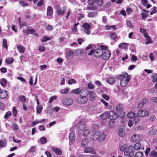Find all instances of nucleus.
<instances>
[{
    "label": "nucleus",
    "instance_id": "6",
    "mask_svg": "<svg viewBox=\"0 0 157 157\" xmlns=\"http://www.w3.org/2000/svg\"><path fill=\"white\" fill-rule=\"evenodd\" d=\"M83 96L81 95L80 97L78 98L77 99L78 102L80 104H84L86 103L88 101L87 98L86 97L85 94H83Z\"/></svg>",
    "mask_w": 157,
    "mask_h": 157
},
{
    "label": "nucleus",
    "instance_id": "30",
    "mask_svg": "<svg viewBox=\"0 0 157 157\" xmlns=\"http://www.w3.org/2000/svg\"><path fill=\"white\" fill-rule=\"evenodd\" d=\"M6 140H0V147L3 148L6 147Z\"/></svg>",
    "mask_w": 157,
    "mask_h": 157
},
{
    "label": "nucleus",
    "instance_id": "13",
    "mask_svg": "<svg viewBox=\"0 0 157 157\" xmlns=\"http://www.w3.org/2000/svg\"><path fill=\"white\" fill-rule=\"evenodd\" d=\"M86 95H89L90 100L91 101H93L95 100L96 96H95L94 91L89 90L87 92V93H86Z\"/></svg>",
    "mask_w": 157,
    "mask_h": 157
},
{
    "label": "nucleus",
    "instance_id": "9",
    "mask_svg": "<svg viewBox=\"0 0 157 157\" xmlns=\"http://www.w3.org/2000/svg\"><path fill=\"white\" fill-rule=\"evenodd\" d=\"M83 27L87 35H89L90 33V27L88 23H84L83 25Z\"/></svg>",
    "mask_w": 157,
    "mask_h": 157
},
{
    "label": "nucleus",
    "instance_id": "25",
    "mask_svg": "<svg viewBox=\"0 0 157 157\" xmlns=\"http://www.w3.org/2000/svg\"><path fill=\"white\" fill-rule=\"evenodd\" d=\"M110 36L111 39L115 40H116L117 39L118 40L119 39L118 38L119 37L115 33H111L110 34Z\"/></svg>",
    "mask_w": 157,
    "mask_h": 157
},
{
    "label": "nucleus",
    "instance_id": "50",
    "mask_svg": "<svg viewBox=\"0 0 157 157\" xmlns=\"http://www.w3.org/2000/svg\"><path fill=\"white\" fill-rule=\"evenodd\" d=\"M50 39L51 38L50 37H47L46 36H44L42 40V42H44L46 41L50 40Z\"/></svg>",
    "mask_w": 157,
    "mask_h": 157
},
{
    "label": "nucleus",
    "instance_id": "8",
    "mask_svg": "<svg viewBox=\"0 0 157 157\" xmlns=\"http://www.w3.org/2000/svg\"><path fill=\"white\" fill-rule=\"evenodd\" d=\"M142 140V137L138 134H134L131 138V141L133 142H140Z\"/></svg>",
    "mask_w": 157,
    "mask_h": 157
},
{
    "label": "nucleus",
    "instance_id": "57",
    "mask_svg": "<svg viewBox=\"0 0 157 157\" xmlns=\"http://www.w3.org/2000/svg\"><path fill=\"white\" fill-rule=\"evenodd\" d=\"M87 86L88 88L90 89H93L94 88V85L91 83H89Z\"/></svg>",
    "mask_w": 157,
    "mask_h": 157
},
{
    "label": "nucleus",
    "instance_id": "34",
    "mask_svg": "<svg viewBox=\"0 0 157 157\" xmlns=\"http://www.w3.org/2000/svg\"><path fill=\"white\" fill-rule=\"evenodd\" d=\"M43 109L42 106L38 105L36 107L37 113H40L42 112V110Z\"/></svg>",
    "mask_w": 157,
    "mask_h": 157
},
{
    "label": "nucleus",
    "instance_id": "52",
    "mask_svg": "<svg viewBox=\"0 0 157 157\" xmlns=\"http://www.w3.org/2000/svg\"><path fill=\"white\" fill-rule=\"evenodd\" d=\"M122 108V105L120 104H118L116 106V109L118 111H120L121 110Z\"/></svg>",
    "mask_w": 157,
    "mask_h": 157
},
{
    "label": "nucleus",
    "instance_id": "43",
    "mask_svg": "<svg viewBox=\"0 0 157 157\" xmlns=\"http://www.w3.org/2000/svg\"><path fill=\"white\" fill-rule=\"evenodd\" d=\"M152 80L153 82H156L157 81V74H153L152 75Z\"/></svg>",
    "mask_w": 157,
    "mask_h": 157
},
{
    "label": "nucleus",
    "instance_id": "55",
    "mask_svg": "<svg viewBox=\"0 0 157 157\" xmlns=\"http://www.w3.org/2000/svg\"><path fill=\"white\" fill-rule=\"evenodd\" d=\"M102 97L105 100L108 101L109 99V97L107 94H103L102 95Z\"/></svg>",
    "mask_w": 157,
    "mask_h": 157
},
{
    "label": "nucleus",
    "instance_id": "18",
    "mask_svg": "<svg viewBox=\"0 0 157 157\" xmlns=\"http://www.w3.org/2000/svg\"><path fill=\"white\" fill-rule=\"evenodd\" d=\"M89 142V140L87 139H85L82 140L81 144V147L84 148L87 146Z\"/></svg>",
    "mask_w": 157,
    "mask_h": 157
},
{
    "label": "nucleus",
    "instance_id": "2",
    "mask_svg": "<svg viewBox=\"0 0 157 157\" xmlns=\"http://www.w3.org/2000/svg\"><path fill=\"white\" fill-rule=\"evenodd\" d=\"M105 137V136L104 134L102 133L100 134L99 132H95L92 133L90 138L94 141L99 139V141L101 142L104 140Z\"/></svg>",
    "mask_w": 157,
    "mask_h": 157
},
{
    "label": "nucleus",
    "instance_id": "45",
    "mask_svg": "<svg viewBox=\"0 0 157 157\" xmlns=\"http://www.w3.org/2000/svg\"><path fill=\"white\" fill-rule=\"evenodd\" d=\"M143 154L142 152L138 151L136 152L135 154L136 157H142Z\"/></svg>",
    "mask_w": 157,
    "mask_h": 157
},
{
    "label": "nucleus",
    "instance_id": "56",
    "mask_svg": "<svg viewBox=\"0 0 157 157\" xmlns=\"http://www.w3.org/2000/svg\"><path fill=\"white\" fill-rule=\"evenodd\" d=\"M76 82L75 80L73 79L69 80L68 82V83L69 84H71L73 83H75Z\"/></svg>",
    "mask_w": 157,
    "mask_h": 157
},
{
    "label": "nucleus",
    "instance_id": "37",
    "mask_svg": "<svg viewBox=\"0 0 157 157\" xmlns=\"http://www.w3.org/2000/svg\"><path fill=\"white\" fill-rule=\"evenodd\" d=\"M96 4L99 6H101L104 3L103 0H96Z\"/></svg>",
    "mask_w": 157,
    "mask_h": 157
},
{
    "label": "nucleus",
    "instance_id": "1",
    "mask_svg": "<svg viewBox=\"0 0 157 157\" xmlns=\"http://www.w3.org/2000/svg\"><path fill=\"white\" fill-rule=\"evenodd\" d=\"M117 78L121 81L120 84L123 87L126 86L130 80V77L127 73L118 75Z\"/></svg>",
    "mask_w": 157,
    "mask_h": 157
},
{
    "label": "nucleus",
    "instance_id": "64",
    "mask_svg": "<svg viewBox=\"0 0 157 157\" xmlns=\"http://www.w3.org/2000/svg\"><path fill=\"white\" fill-rule=\"evenodd\" d=\"M127 26L131 28H132L133 27L132 23L130 21H128L127 22Z\"/></svg>",
    "mask_w": 157,
    "mask_h": 157
},
{
    "label": "nucleus",
    "instance_id": "36",
    "mask_svg": "<svg viewBox=\"0 0 157 157\" xmlns=\"http://www.w3.org/2000/svg\"><path fill=\"white\" fill-rule=\"evenodd\" d=\"M115 125V123L114 122V121L113 120H110L109 124V126L110 128H113Z\"/></svg>",
    "mask_w": 157,
    "mask_h": 157
},
{
    "label": "nucleus",
    "instance_id": "61",
    "mask_svg": "<svg viewBox=\"0 0 157 157\" xmlns=\"http://www.w3.org/2000/svg\"><path fill=\"white\" fill-rule=\"evenodd\" d=\"M156 7L154 6L153 8V10L151 12L150 14L152 15L156 13Z\"/></svg>",
    "mask_w": 157,
    "mask_h": 157
},
{
    "label": "nucleus",
    "instance_id": "27",
    "mask_svg": "<svg viewBox=\"0 0 157 157\" xmlns=\"http://www.w3.org/2000/svg\"><path fill=\"white\" fill-rule=\"evenodd\" d=\"M119 47L123 49H127L128 48L127 44L125 43L120 44L119 45Z\"/></svg>",
    "mask_w": 157,
    "mask_h": 157
},
{
    "label": "nucleus",
    "instance_id": "35",
    "mask_svg": "<svg viewBox=\"0 0 157 157\" xmlns=\"http://www.w3.org/2000/svg\"><path fill=\"white\" fill-rule=\"evenodd\" d=\"M7 80L5 78H2L0 82V83L3 87L5 86L7 84Z\"/></svg>",
    "mask_w": 157,
    "mask_h": 157
},
{
    "label": "nucleus",
    "instance_id": "38",
    "mask_svg": "<svg viewBox=\"0 0 157 157\" xmlns=\"http://www.w3.org/2000/svg\"><path fill=\"white\" fill-rule=\"evenodd\" d=\"M11 115H12L11 112L10 111H8L5 114L4 116V118L5 119H6L8 117H10Z\"/></svg>",
    "mask_w": 157,
    "mask_h": 157
},
{
    "label": "nucleus",
    "instance_id": "60",
    "mask_svg": "<svg viewBox=\"0 0 157 157\" xmlns=\"http://www.w3.org/2000/svg\"><path fill=\"white\" fill-rule=\"evenodd\" d=\"M102 21L104 24H106L107 22V20L105 16H103L102 17Z\"/></svg>",
    "mask_w": 157,
    "mask_h": 157
},
{
    "label": "nucleus",
    "instance_id": "20",
    "mask_svg": "<svg viewBox=\"0 0 157 157\" xmlns=\"http://www.w3.org/2000/svg\"><path fill=\"white\" fill-rule=\"evenodd\" d=\"M7 93L5 90H2L0 92V98L1 99H4L7 97Z\"/></svg>",
    "mask_w": 157,
    "mask_h": 157
},
{
    "label": "nucleus",
    "instance_id": "19",
    "mask_svg": "<svg viewBox=\"0 0 157 157\" xmlns=\"http://www.w3.org/2000/svg\"><path fill=\"white\" fill-rule=\"evenodd\" d=\"M52 150L58 155H60L62 154L61 150L58 148L53 147L52 148Z\"/></svg>",
    "mask_w": 157,
    "mask_h": 157
},
{
    "label": "nucleus",
    "instance_id": "26",
    "mask_svg": "<svg viewBox=\"0 0 157 157\" xmlns=\"http://www.w3.org/2000/svg\"><path fill=\"white\" fill-rule=\"evenodd\" d=\"M145 36L146 40V44H152L153 43V42L151 40V38L148 35H146Z\"/></svg>",
    "mask_w": 157,
    "mask_h": 157
},
{
    "label": "nucleus",
    "instance_id": "58",
    "mask_svg": "<svg viewBox=\"0 0 157 157\" xmlns=\"http://www.w3.org/2000/svg\"><path fill=\"white\" fill-rule=\"evenodd\" d=\"M44 4V1L43 0H41L39 2L37 3V6H42Z\"/></svg>",
    "mask_w": 157,
    "mask_h": 157
},
{
    "label": "nucleus",
    "instance_id": "48",
    "mask_svg": "<svg viewBox=\"0 0 157 157\" xmlns=\"http://www.w3.org/2000/svg\"><path fill=\"white\" fill-rule=\"evenodd\" d=\"M69 91L68 88H67L64 89H63L60 90V93L63 94H65L67 93Z\"/></svg>",
    "mask_w": 157,
    "mask_h": 157
},
{
    "label": "nucleus",
    "instance_id": "3",
    "mask_svg": "<svg viewBox=\"0 0 157 157\" xmlns=\"http://www.w3.org/2000/svg\"><path fill=\"white\" fill-rule=\"evenodd\" d=\"M149 113L146 110L142 109L140 110L137 113V115L135 119V123L136 124L140 120V117H145L148 115Z\"/></svg>",
    "mask_w": 157,
    "mask_h": 157
},
{
    "label": "nucleus",
    "instance_id": "51",
    "mask_svg": "<svg viewBox=\"0 0 157 157\" xmlns=\"http://www.w3.org/2000/svg\"><path fill=\"white\" fill-rule=\"evenodd\" d=\"M57 98L56 96H54L51 97L48 101V102L49 103H51L54 100H55Z\"/></svg>",
    "mask_w": 157,
    "mask_h": 157
},
{
    "label": "nucleus",
    "instance_id": "59",
    "mask_svg": "<svg viewBox=\"0 0 157 157\" xmlns=\"http://www.w3.org/2000/svg\"><path fill=\"white\" fill-rule=\"evenodd\" d=\"M95 15V13L94 12H91L88 14V16L90 17H93Z\"/></svg>",
    "mask_w": 157,
    "mask_h": 157
},
{
    "label": "nucleus",
    "instance_id": "54",
    "mask_svg": "<svg viewBox=\"0 0 157 157\" xmlns=\"http://www.w3.org/2000/svg\"><path fill=\"white\" fill-rule=\"evenodd\" d=\"M127 146V145L126 144H124L121 147V150L123 151H124L126 149Z\"/></svg>",
    "mask_w": 157,
    "mask_h": 157
},
{
    "label": "nucleus",
    "instance_id": "31",
    "mask_svg": "<svg viewBox=\"0 0 157 157\" xmlns=\"http://www.w3.org/2000/svg\"><path fill=\"white\" fill-rule=\"evenodd\" d=\"M149 157H157V152L155 151H151L149 154Z\"/></svg>",
    "mask_w": 157,
    "mask_h": 157
},
{
    "label": "nucleus",
    "instance_id": "40",
    "mask_svg": "<svg viewBox=\"0 0 157 157\" xmlns=\"http://www.w3.org/2000/svg\"><path fill=\"white\" fill-rule=\"evenodd\" d=\"M40 142L41 144H44L47 142V140L44 137H42L40 139Z\"/></svg>",
    "mask_w": 157,
    "mask_h": 157
},
{
    "label": "nucleus",
    "instance_id": "12",
    "mask_svg": "<svg viewBox=\"0 0 157 157\" xmlns=\"http://www.w3.org/2000/svg\"><path fill=\"white\" fill-rule=\"evenodd\" d=\"M108 112L109 118L111 120H114L117 118V116L113 111H110Z\"/></svg>",
    "mask_w": 157,
    "mask_h": 157
},
{
    "label": "nucleus",
    "instance_id": "14",
    "mask_svg": "<svg viewBox=\"0 0 157 157\" xmlns=\"http://www.w3.org/2000/svg\"><path fill=\"white\" fill-rule=\"evenodd\" d=\"M62 102L65 105H70L72 104L73 101L70 98H65L63 99Z\"/></svg>",
    "mask_w": 157,
    "mask_h": 157
},
{
    "label": "nucleus",
    "instance_id": "4",
    "mask_svg": "<svg viewBox=\"0 0 157 157\" xmlns=\"http://www.w3.org/2000/svg\"><path fill=\"white\" fill-rule=\"evenodd\" d=\"M74 124L80 130L83 129L86 126L85 123L83 120L76 119L74 122Z\"/></svg>",
    "mask_w": 157,
    "mask_h": 157
},
{
    "label": "nucleus",
    "instance_id": "21",
    "mask_svg": "<svg viewBox=\"0 0 157 157\" xmlns=\"http://www.w3.org/2000/svg\"><path fill=\"white\" fill-rule=\"evenodd\" d=\"M53 11L52 8L50 6H48L47 10V16H50L53 13Z\"/></svg>",
    "mask_w": 157,
    "mask_h": 157
},
{
    "label": "nucleus",
    "instance_id": "47",
    "mask_svg": "<svg viewBox=\"0 0 157 157\" xmlns=\"http://www.w3.org/2000/svg\"><path fill=\"white\" fill-rule=\"evenodd\" d=\"M12 128L15 130H17L19 128L18 125L14 123L12 124Z\"/></svg>",
    "mask_w": 157,
    "mask_h": 157
},
{
    "label": "nucleus",
    "instance_id": "63",
    "mask_svg": "<svg viewBox=\"0 0 157 157\" xmlns=\"http://www.w3.org/2000/svg\"><path fill=\"white\" fill-rule=\"evenodd\" d=\"M46 28L47 30L51 31L53 29V27L52 25H48L46 26Z\"/></svg>",
    "mask_w": 157,
    "mask_h": 157
},
{
    "label": "nucleus",
    "instance_id": "46",
    "mask_svg": "<svg viewBox=\"0 0 157 157\" xmlns=\"http://www.w3.org/2000/svg\"><path fill=\"white\" fill-rule=\"evenodd\" d=\"M100 48L99 49H102V51H103V52L108 51V50H107L108 49V47L106 46L101 45L100 46Z\"/></svg>",
    "mask_w": 157,
    "mask_h": 157
},
{
    "label": "nucleus",
    "instance_id": "32",
    "mask_svg": "<svg viewBox=\"0 0 157 157\" xmlns=\"http://www.w3.org/2000/svg\"><path fill=\"white\" fill-rule=\"evenodd\" d=\"M29 27H28V29L25 31V33L27 34H32L34 32L35 30L33 29H29Z\"/></svg>",
    "mask_w": 157,
    "mask_h": 157
},
{
    "label": "nucleus",
    "instance_id": "29",
    "mask_svg": "<svg viewBox=\"0 0 157 157\" xmlns=\"http://www.w3.org/2000/svg\"><path fill=\"white\" fill-rule=\"evenodd\" d=\"M141 147V144L139 143H136L134 146V149L137 150H140Z\"/></svg>",
    "mask_w": 157,
    "mask_h": 157
},
{
    "label": "nucleus",
    "instance_id": "33",
    "mask_svg": "<svg viewBox=\"0 0 157 157\" xmlns=\"http://www.w3.org/2000/svg\"><path fill=\"white\" fill-rule=\"evenodd\" d=\"M128 117L129 118H134V119H135L134 117V113L133 112H130L127 114Z\"/></svg>",
    "mask_w": 157,
    "mask_h": 157
},
{
    "label": "nucleus",
    "instance_id": "11",
    "mask_svg": "<svg viewBox=\"0 0 157 157\" xmlns=\"http://www.w3.org/2000/svg\"><path fill=\"white\" fill-rule=\"evenodd\" d=\"M102 49L99 48L97 49L96 50H95L94 56L97 58L101 56L103 52V51H102Z\"/></svg>",
    "mask_w": 157,
    "mask_h": 157
},
{
    "label": "nucleus",
    "instance_id": "15",
    "mask_svg": "<svg viewBox=\"0 0 157 157\" xmlns=\"http://www.w3.org/2000/svg\"><path fill=\"white\" fill-rule=\"evenodd\" d=\"M69 138L70 142L71 143L74 142L75 140V132H71L69 134Z\"/></svg>",
    "mask_w": 157,
    "mask_h": 157
},
{
    "label": "nucleus",
    "instance_id": "5",
    "mask_svg": "<svg viewBox=\"0 0 157 157\" xmlns=\"http://www.w3.org/2000/svg\"><path fill=\"white\" fill-rule=\"evenodd\" d=\"M133 147L129 146L128 147L127 151L124 152L125 156L128 157H135V155L133 151Z\"/></svg>",
    "mask_w": 157,
    "mask_h": 157
},
{
    "label": "nucleus",
    "instance_id": "7",
    "mask_svg": "<svg viewBox=\"0 0 157 157\" xmlns=\"http://www.w3.org/2000/svg\"><path fill=\"white\" fill-rule=\"evenodd\" d=\"M57 13L58 15L64 14L65 11H66V7L65 6L63 7L62 9L58 5L56 6Z\"/></svg>",
    "mask_w": 157,
    "mask_h": 157
},
{
    "label": "nucleus",
    "instance_id": "24",
    "mask_svg": "<svg viewBox=\"0 0 157 157\" xmlns=\"http://www.w3.org/2000/svg\"><path fill=\"white\" fill-rule=\"evenodd\" d=\"M17 49L18 51L21 53H23L25 52V47L22 45H18L17 46Z\"/></svg>",
    "mask_w": 157,
    "mask_h": 157
},
{
    "label": "nucleus",
    "instance_id": "39",
    "mask_svg": "<svg viewBox=\"0 0 157 157\" xmlns=\"http://www.w3.org/2000/svg\"><path fill=\"white\" fill-rule=\"evenodd\" d=\"M18 98L21 102H25L26 100L25 97L23 95H20Z\"/></svg>",
    "mask_w": 157,
    "mask_h": 157
},
{
    "label": "nucleus",
    "instance_id": "44",
    "mask_svg": "<svg viewBox=\"0 0 157 157\" xmlns=\"http://www.w3.org/2000/svg\"><path fill=\"white\" fill-rule=\"evenodd\" d=\"M13 61V60L12 58H9L6 59V63L8 64H10Z\"/></svg>",
    "mask_w": 157,
    "mask_h": 157
},
{
    "label": "nucleus",
    "instance_id": "41",
    "mask_svg": "<svg viewBox=\"0 0 157 157\" xmlns=\"http://www.w3.org/2000/svg\"><path fill=\"white\" fill-rule=\"evenodd\" d=\"M87 9L90 10H95L97 9V6L95 5H93L91 6H88Z\"/></svg>",
    "mask_w": 157,
    "mask_h": 157
},
{
    "label": "nucleus",
    "instance_id": "49",
    "mask_svg": "<svg viewBox=\"0 0 157 157\" xmlns=\"http://www.w3.org/2000/svg\"><path fill=\"white\" fill-rule=\"evenodd\" d=\"M3 45L5 48L7 49V40L5 39H3Z\"/></svg>",
    "mask_w": 157,
    "mask_h": 157
},
{
    "label": "nucleus",
    "instance_id": "53",
    "mask_svg": "<svg viewBox=\"0 0 157 157\" xmlns=\"http://www.w3.org/2000/svg\"><path fill=\"white\" fill-rule=\"evenodd\" d=\"M74 53V52L71 50H70L66 53V55L67 56L70 57L72 56Z\"/></svg>",
    "mask_w": 157,
    "mask_h": 157
},
{
    "label": "nucleus",
    "instance_id": "16",
    "mask_svg": "<svg viewBox=\"0 0 157 157\" xmlns=\"http://www.w3.org/2000/svg\"><path fill=\"white\" fill-rule=\"evenodd\" d=\"M84 152L86 153H90L93 154H95V152L93 149V148L90 147L85 148L84 150Z\"/></svg>",
    "mask_w": 157,
    "mask_h": 157
},
{
    "label": "nucleus",
    "instance_id": "23",
    "mask_svg": "<svg viewBox=\"0 0 157 157\" xmlns=\"http://www.w3.org/2000/svg\"><path fill=\"white\" fill-rule=\"evenodd\" d=\"M100 117L103 120L105 119L108 117L109 118V112H105L102 114L100 115Z\"/></svg>",
    "mask_w": 157,
    "mask_h": 157
},
{
    "label": "nucleus",
    "instance_id": "17",
    "mask_svg": "<svg viewBox=\"0 0 157 157\" xmlns=\"http://www.w3.org/2000/svg\"><path fill=\"white\" fill-rule=\"evenodd\" d=\"M72 91L75 94H78L79 93L80 96L83 95V93L85 92V90H84L83 89L81 90L79 88H78L73 90Z\"/></svg>",
    "mask_w": 157,
    "mask_h": 157
},
{
    "label": "nucleus",
    "instance_id": "10",
    "mask_svg": "<svg viewBox=\"0 0 157 157\" xmlns=\"http://www.w3.org/2000/svg\"><path fill=\"white\" fill-rule=\"evenodd\" d=\"M111 56V52L108 50L107 51H103L102 56L103 59L105 60H108L109 59Z\"/></svg>",
    "mask_w": 157,
    "mask_h": 157
},
{
    "label": "nucleus",
    "instance_id": "42",
    "mask_svg": "<svg viewBox=\"0 0 157 157\" xmlns=\"http://www.w3.org/2000/svg\"><path fill=\"white\" fill-rule=\"evenodd\" d=\"M90 133V131L88 129H86L84 131L83 134L85 136H87Z\"/></svg>",
    "mask_w": 157,
    "mask_h": 157
},
{
    "label": "nucleus",
    "instance_id": "22",
    "mask_svg": "<svg viewBox=\"0 0 157 157\" xmlns=\"http://www.w3.org/2000/svg\"><path fill=\"white\" fill-rule=\"evenodd\" d=\"M107 81L109 84H112L115 81V78L113 77H109L107 79Z\"/></svg>",
    "mask_w": 157,
    "mask_h": 157
},
{
    "label": "nucleus",
    "instance_id": "28",
    "mask_svg": "<svg viewBox=\"0 0 157 157\" xmlns=\"http://www.w3.org/2000/svg\"><path fill=\"white\" fill-rule=\"evenodd\" d=\"M118 134L120 136L123 137L124 135V130L122 128L120 127L118 130Z\"/></svg>",
    "mask_w": 157,
    "mask_h": 157
},
{
    "label": "nucleus",
    "instance_id": "62",
    "mask_svg": "<svg viewBox=\"0 0 157 157\" xmlns=\"http://www.w3.org/2000/svg\"><path fill=\"white\" fill-rule=\"evenodd\" d=\"M36 151L35 147L34 146L32 147L29 150V151L31 152H33Z\"/></svg>",
    "mask_w": 157,
    "mask_h": 157
}]
</instances>
